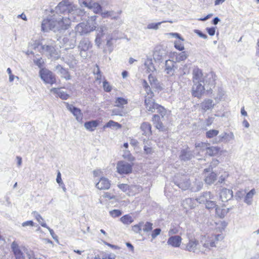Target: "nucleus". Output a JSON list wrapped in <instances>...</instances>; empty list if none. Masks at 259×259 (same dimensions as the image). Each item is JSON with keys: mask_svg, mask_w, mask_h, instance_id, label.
<instances>
[{"mask_svg": "<svg viewBox=\"0 0 259 259\" xmlns=\"http://www.w3.org/2000/svg\"><path fill=\"white\" fill-rule=\"evenodd\" d=\"M51 92L58 95V96L62 99V100H67L69 96L66 93L64 92H60L58 88H52L51 90Z\"/></svg>", "mask_w": 259, "mask_h": 259, "instance_id": "obj_25", "label": "nucleus"}, {"mask_svg": "<svg viewBox=\"0 0 259 259\" xmlns=\"http://www.w3.org/2000/svg\"><path fill=\"white\" fill-rule=\"evenodd\" d=\"M161 231V230L159 228L154 229L151 233L152 238L153 239L155 238L158 235L160 234Z\"/></svg>", "mask_w": 259, "mask_h": 259, "instance_id": "obj_39", "label": "nucleus"}, {"mask_svg": "<svg viewBox=\"0 0 259 259\" xmlns=\"http://www.w3.org/2000/svg\"><path fill=\"white\" fill-rule=\"evenodd\" d=\"M56 69L58 70L62 77L64 78L66 80H69L71 78L70 75L68 70L63 68L60 65H58L56 66Z\"/></svg>", "mask_w": 259, "mask_h": 259, "instance_id": "obj_21", "label": "nucleus"}, {"mask_svg": "<svg viewBox=\"0 0 259 259\" xmlns=\"http://www.w3.org/2000/svg\"><path fill=\"white\" fill-rule=\"evenodd\" d=\"M17 159L18 160V164L19 166H20L21 164L22 163V159L20 157H17Z\"/></svg>", "mask_w": 259, "mask_h": 259, "instance_id": "obj_62", "label": "nucleus"}, {"mask_svg": "<svg viewBox=\"0 0 259 259\" xmlns=\"http://www.w3.org/2000/svg\"><path fill=\"white\" fill-rule=\"evenodd\" d=\"M56 181L58 184H61L62 183L61 174L59 171L58 172Z\"/></svg>", "mask_w": 259, "mask_h": 259, "instance_id": "obj_51", "label": "nucleus"}, {"mask_svg": "<svg viewBox=\"0 0 259 259\" xmlns=\"http://www.w3.org/2000/svg\"><path fill=\"white\" fill-rule=\"evenodd\" d=\"M105 244L112 249H119V247H118L117 245H112V244H110L107 242H105Z\"/></svg>", "mask_w": 259, "mask_h": 259, "instance_id": "obj_49", "label": "nucleus"}, {"mask_svg": "<svg viewBox=\"0 0 259 259\" xmlns=\"http://www.w3.org/2000/svg\"><path fill=\"white\" fill-rule=\"evenodd\" d=\"M126 246L130 248V249L132 251H134V246H133V245L132 244H131L129 242H127L126 243Z\"/></svg>", "mask_w": 259, "mask_h": 259, "instance_id": "obj_55", "label": "nucleus"}, {"mask_svg": "<svg viewBox=\"0 0 259 259\" xmlns=\"http://www.w3.org/2000/svg\"><path fill=\"white\" fill-rule=\"evenodd\" d=\"M243 124L245 127H248L249 126V124L248 122L246 120L244 119L243 121Z\"/></svg>", "mask_w": 259, "mask_h": 259, "instance_id": "obj_59", "label": "nucleus"}, {"mask_svg": "<svg viewBox=\"0 0 259 259\" xmlns=\"http://www.w3.org/2000/svg\"><path fill=\"white\" fill-rule=\"evenodd\" d=\"M56 25V21L49 19H44L41 24V28L43 31H48L53 29Z\"/></svg>", "mask_w": 259, "mask_h": 259, "instance_id": "obj_11", "label": "nucleus"}, {"mask_svg": "<svg viewBox=\"0 0 259 259\" xmlns=\"http://www.w3.org/2000/svg\"><path fill=\"white\" fill-rule=\"evenodd\" d=\"M168 34L172 37L177 38V39L180 38L181 37H182L181 35L178 33L172 32V33H169Z\"/></svg>", "mask_w": 259, "mask_h": 259, "instance_id": "obj_50", "label": "nucleus"}, {"mask_svg": "<svg viewBox=\"0 0 259 259\" xmlns=\"http://www.w3.org/2000/svg\"><path fill=\"white\" fill-rule=\"evenodd\" d=\"M172 55L175 57V61L178 62L185 61L187 59L188 56L187 53L183 51L179 53L174 52Z\"/></svg>", "mask_w": 259, "mask_h": 259, "instance_id": "obj_19", "label": "nucleus"}, {"mask_svg": "<svg viewBox=\"0 0 259 259\" xmlns=\"http://www.w3.org/2000/svg\"><path fill=\"white\" fill-rule=\"evenodd\" d=\"M67 108L73 113L76 117V118L78 121H81L82 119V114L81 110L72 105L69 104L68 103H66Z\"/></svg>", "mask_w": 259, "mask_h": 259, "instance_id": "obj_13", "label": "nucleus"}, {"mask_svg": "<svg viewBox=\"0 0 259 259\" xmlns=\"http://www.w3.org/2000/svg\"><path fill=\"white\" fill-rule=\"evenodd\" d=\"M99 124L98 120H92L85 122L84 126L90 131H94Z\"/></svg>", "mask_w": 259, "mask_h": 259, "instance_id": "obj_24", "label": "nucleus"}, {"mask_svg": "<svg viewBox=\"0 0 259 259\" xmlns=\"http://www.w3.org/2000/svg\"><path fill=\"white\" fill-rule=\"evenodd\" d=\"M195 32L196 33H197L200 37H201L202 38H203L205 39L207 38V35L206 34L203 33L202 32H201L199 30H195Z\"/></svg>", "mask_w": 259, "mask_h": 259, "instance_id": "obj_46", "label": "nucleus"}, {"mask_svg": "<svg viewBox=\"0 0 259 259\" xmlns=\"http://www.w3.org/2000/svg\"><path fill=\"white\" fill-rule=\"evenodd\" d=\"M152 121L154 125L156 128L161 131H164L166 130L165 127L161 121L160 117L157 114H154L153 115L152 118Z\"/></svg>", "mask_w": 259, "mask_h": 259, "instance_id": "obj_10", "label": "nucleus"}, {"mask_svg": "<svg viewBox=\"0 0 259 259\" xmlns=\"http://www.w3.org/2000/svg\"><path fill=\"white\" fill-rule=\"evenodd\" d=\"M144 151L147 154H150L152 152V148L147 146L144 147Z\"/></svg>", "mask_w": 259, "mask_h": 259, "instance_id": "obj_52", "label": "nucleus"}, {"mask_svg": "<svg viewBox=\"0 0 259 259\" xmlns=\"http://www.w3.org/2000/svg\"><path fill=\"white\" fill-rule=\"evenodd\" d=\"M153 224L152 223L147 222L144 225L143 230L144 232H149L152 230Z\"/></svg>", "mask_w": 259, "mask_h": 259, "instance_id": "obj_38", "label": "nucleus"}, {"mask_svg": "<svg viewBox=\"0 0 259 259\" xmlns=\"http://www.w3.org/2000/svg\"><path fill=\"white\" fill-rule=\"evenodd\" d=\"M11 247L16 259H24L23 253L16 242L14 241L12 242Z\"/></svg>", "mask_w": 259, "mask_h": 259, "instance_id": "obj_12", "label": "nucleus"}, {"mask_svg": "<svg viewBox=\"0 0 259 259\" xmlns=\"http://www.w3.org/2000/svg\"><path fill=\"white\" fill-rule=\"evenodd\" d=\"M117 171L121 174H128L132 171V165L125 161H119L117 163Z\"/></svg>", "mask_w": 259, "mask_h": 259, "instance_id": "obj_4", "label": "nucleus"}, {"mask_svg": "<svg viewBox=\"0 0 259 259\" xmlns=\"http://www.w3.org/2000/svg\"><path fill=\"white\" fill-rule=\"evenodd\" d=\"M118 187L123 192L126 193L128 195H131V187L126 184H121L118 185Z\"/></svg>", "mask_w": 259, "mask_h": 259, "instance_id": "obj_30", "label": "nucleus"}, {"mask_svg": "<svg viewBox=\"0 0 259 259\" xmlns=\"http://www.w3.org/2000/svg\"><path fill=\"white\" fill-rule=\"evenodd\" d=\"M199 241L196 239L189 240L188 243L186 244L185 250L194 252L198 249Z\"/></svg>", "mask_w": 259, "mask_h": 259, "instance_id": "obj_9", "label": "nucleus"}, {"mask_svg": "<svg viewBox=\"0 0 259 259\" xmlns=\"http://www.w3.org/2000/svg\"><path fill=\"white\" fill-rule=\"evenodd\" d=\"M151 125L147 122H144L141 124V129L145 135H152Z\"/></svg>", "mask_w": 259, "mask_h": 259, "instance_id": "obj_22", "label": "nucleus"}, {"mask_svg": "<svg viewBox=\"0 0 259 259\" xmlns=\"http://www.w3.org/2000/svg\"><path fill=\"white\" fill-rule=\"evenodd\" d=\"M219 21V19L218 18L216 17L213 20V24L214 25H216L218 23Z\"/></svg>", "mask_w": 259, "mask_h": 259, "instance_id": "obj_61", "label": "nucleus"}, {"mask_svg": "<svg viewBox=\"0 0 259 259\" xmlns=\"http://www.w3.org/2000/svg\"><path fill=\"white\" fill-rule=\"evenodd\" d=\"M103 87L104 90L106 92H110L112 90V87L107 80L103 81Z\"/></svg>", "mask_w": 259, "mask_h": 259, "instance_id": "obj_36", "label": "nucleus"}, {"mask_svg": "<svg viewBox=\"0 0 259 259\" xmlns=\"http://www.w3.org/2000/svg\"><path fill=\"white\" fill-rule=\"evenodd\" d=\"M217 178V174L214 172H211L205 177L204 181L206 184L211 185L216 181Z\"/></svg>", "mask_w": 259, "mask_h": 259, "instance_id": "obj_26", "label": "nucleus"}, {"mask_svg": "<svg viewBox=\"0 0 259 259\" xmlns=\"http://www.w3.org/2000/svg\"><path fill=\"white\" fill-rule=\"evenodd\" d=\"M148 79L151 84H152V83H155L157 81L156 78L154 76H153L151 74L149 75Z\"/></svg>", "mask_w": 259, "mask_h": 259, "instance_id": "obj_44", "label": "nucleus"}, {"mask_svg": "<svg viewBox=\"0 0 259 259\" xmlns=\"http://www.w3.org/2000/svg\"><path fill=\"white\" fill-rule=\"evenodd\" d=\"M110 215L113 218H117L121 215V211L118 209H113L109 212Z\"/></svg>", "mask_w": 259, "mask_h": 259, "instance_id": "obj_37", "label": "nucleus"}, {"mask_svg": "<svg viewBox=\"0 0 259 259\" xmlns=\"http://www.w3.org/2000/svg\"><path fill=\"white\" fill-rule=\"evenodd\" d=\"M116 127V128H120L121 127V125L118 122L114 121L113 120L109 121L104 126V128L106 127Z\"/></svg>", "mask_w": 259, "mask_h": 259, "instance_id": "obj_31", "label": "nucleus"}, {"mask_svg": "<svg viewBox=\"0 0 259 259\" xmlns=\"http://www.w3.org/2000/svg\"><path fill=\"white\" fill-rule=\"evenodd\" d=\"M209 144L205 142H201L197 144L196 147H200L201 150L203 151L206 149V154L210 156H218L221 154L222 151L220 147L218 146H210L208 147Z\"/></svg>", "mask_w": 259, "mask_h": 259, "instance_id": "obj_2", "label": "nucleus"}, {"mask_svg": "<svg viewBox=\"0 0 259 259\" xmlns=\"http://www.w3.org/2000/svg\"><path fill=\"white\" fill-rule=\"evenodd\" d=\"M214 105L213 101L211 99H205L201 104V108L203 111L212 109Z\"/></svg>", "mask_w": 259, "mask_h": 259, "instance_id": "obj_17", "label": "nucleus"}, {"mask_svg": "<svg viewBox=\"0 0 259 259\" xmlns=\"http://www.w3.org/2000/svg\"><path fill=\"white\" fill-rule=\"evenodd\" d=\"M101 15L103 18H106L108 17L111 16L110 12H106L104 13H102L101 14Z\"/></svg>", "mask_w": 259, "mask_h": 259, "instance_id": "obj_53", "label": "nucleus"}, {"mask_svg": "<svg viewBox=\"0 0 259 259\" xmlns=\"http://www.w3.org/2000/svg\"><path fill=\"white\" fill-rule=\"evenodd\" d=\"M241 114L243 116H246L247 115V112L245 111V109H244V107H243L242 108H241Z\"/></svg>", "mask_w": 259, "mask_h": 259, "instance_id": "obj_57", "label": "nucleus"}, {"mask_svg": "<svg viewBox=\"0 0 259 259\" xmlns=\"http://www.w3.org/2000/svg\"><path fill=\"white\" fill-rule=\"evenodd\" d=\"M128 100L126 98L122 97H117L115 99L114 101V106L123 108L125 105L127 104Z\"/></svg>", "mask_w": 259, "mask_h": 259, "instance_id": "obj_23", "label": "nucleus"}, {"mask_svg": "<svg viewBox=\"0 0 259 259\" xmlns=\"http://www.w3.org/2000/svg\"><path fill=\"white\" fill-rule=\"evenodd\" d=\"M182 238L180 236L175 235L170 237L167 240V244L174 247H179L182 243Z\"/></svg>", "mask_w": 259, "mask_h": 259, "instance_id": "obj_8", "label": "nucleus"}, {"mask_svg": "<svg viewBox=\"0 0 259 259\" xmlns=\"http://www.w3.org/2000/svg\"><path fill=\"white\" fill-rule=\"evenodd\" d=\"M228 177V175L227 174H225V175L223 176H221L220 177V180H219V182L221 183H222L223 182H224L226 178Z\"/></svg>", "mask_w": 259, "mask_h": 259, "instance_id": "obj_48", "label": "nucleus"}, {"mask_svg": "<svg viewBox=\"0 0 259 259\" xmlns=\"http://www.w3.org/2000/svg\"><path fill=\"white\" fill-rule=\"evenodd\" d=\"M115 256L114 254H109L105 255L103 259H115Z\"/></svg>", "mask_w": 259, "mask_h": 259, "instance_id": "obj_47", "label": "nucleus"}, {"mask_svg": "<svg viewBox=\"0 0 259 259\" xmlns=\"http://www.w3.org/2000/svg\"><path fill=\"white\" fill-rule=\"evenodd\" d=\"M207 32L210 36H213L215 34V28L213 27L211 28H206Z\"/></svg>", "mask_w": 259, "mask_h": 259, "instance_id": "obj_42", "label": "nucleus"}, {"mask_svg": "<svg viewBox=\"0 0 259 259\" xmlns=\"http://www.w3.org/2000/svg\"><path fill=\"white\" fill-rule=\"evenodd\" d=\"M32 214L35 219L37 221V222L40 224V225L45 228H47L50 229V228L47 226L46 223L45 222L43 218L36 211H33Z\"/></svg>", "mask_w": 259, "mask_h": 259, "instance_id": "obj_29", "label": "nucleus"}, {"mask_svg": "<svg viewBox=\"0 0 259 259\" xmlns=\"http://www.w3.org/2000/svg\"><path fill=\"white\" fill-rule=\"evenodd\" d=\"M41 79L46 83L51 85L56 82L55 75L52 71L46 68H41L39 72Z\"/></svg>", "mask_w": 259, "mask_h": 259, "instance_id": "obj_3", "label": "nucleus"}, {"mask_svg": "<svg viewBox=\"0 0 259 259\" xmlns=\"http://www.w3.org/2000/svg\"><path fill=\"white\" fill-rule=\"evenodd\" d=\"M111 182L106 178L102 177L96 184V188L100 190H106L110 188Z\"/></svg>", "mask_w": 259, "mask_h": 259, "instance_id": "obj_7", "label": "nucleus"}, {"mask_svg": "<svg viewBox=\"0 0 259 259\" xmlns=\"http://www.w3.org/2000/svg\"><path fill=\"white\" fill-rule=\"evenodd\" d=\"M184 41V39L182 37L180 38H178L177 40L175 41L174 47L175 49L180 51H184L185 49L183 44Z\"/></svg>", "mask_w": 259, "mask_h": 259, "instance_id": "obj_27", "label": "nucleus"}, {"mask_svg": "<svg viewBox=\"0 0 259 259\" xmlns=\"http://www.w3.org/2000/svg\"><path fill=\"white\" fill-rule=\"evenodd\" d=\"M219 131L216 130H210L206 133L207 138L210 139L216 137L219 134Z\"/></svg>", "mask_w": 259, "mask_h": 259, "instance_id": "obj_32", "label": "nucleus"}, {"mask_svg": "<svg viewBox=\"0 0 259 259\" xmlns=\"http://www.w3.org/2000/svg\"><path fill=\"white\" fill-rule=\"evenodd\" d=\"M143 85L145 89V90L147 92L148 95H149L151 97H153L154 96L153 93L150 90V87L148 84V82L145 79L143 80Z\"/></svg>", "mask_w": 259, "mask_h": 259, "instance_id": "obj_33", "label": "nucleus"}, {"mask_svg": "<svg viewBox=\"0 0 259 259\" xmlns=\"http://www.w3.org/2000/svg\"><path fill=\"white\" fill-rule=\"evenodd\" d=\"M205 88L200 83L194 84L192 89V95L194 97H197L199 99L201 98L202 96L204 93Z\"/></svg>", "mask_w": 259, "mask_h": 259, "instance_id": "obj_6", "label": "nucleus"}, {"mask_svg": "<svg viewBox=\"0 0 259 259\" xmlns=\"http://www.w3.org/2000/svg\"><path fill=\"white\" fill-rule=\"evenodd\" d=\"M22 226L23 227H26L27 226L32 227L34 226V223L32 221H27L23 222L22 224Z\"/></svg>", "mask_w": 259, "mask_h": 259, "instance_id": "obj_41", "label": "nucleus"}, {"mask_svg": "<svg viewBox=\"0 0 259 259\" xmlns=\"http://www.w3.org/2000/svg\"><path fill=\"white\" fill-rule=\"evenodd\" d=\"M77 27L78 28L79 27H81V28H85L84 30H83L80 32L81 34H85L89 33L90 32L95 30L96 29V26L95 25L90 26L88 24H85L83 23L78 24Z\"/></svg>", "mask_w": 259, "mask_h": 259, "instance_id": "obj_15", "label": "nucleus"}, {"mask_svg": "<svg viewBox=\"0 0 259 259\" xmlns=\"http://www.w3.org/2000/svg\"><path fill=\"white\" fill-rule=\"evenodd\" d=\"M255 193L254 189L251 190L249 192L247 193L245 198V201L247 203L250 202Z\"/></svg>", "mask_w": 259, "mask_h": 259, "instance_id": "obj_34", "label": "nucleus"}, {"mask_svg": "<svg viewBox=\"0 0 259 259\" xmlns=\"http://www.w3.org/2000/svg\"><path fill=\"white\" fill-rule=\"evenodd\" d=\"M122 75L123 77H124V78L126 77L127 75V72L126 71H123L122 72Z\"/></svg>", "mask_w": 259, "mask_h": 259, "instance_id": "obj_63", "label": "nucleus"}, {"mask_svg": "<svg viewBox=\"0 0 259 259\" xmlns=\"http://www.w3.org/2000/svg\"><path fill=\"white\" fill-rule=\"evenodd\" d=\"M35 64L38 66L40 69L42 68V67L44 64V62L41 60V59H37L35 61Z\"/></svg>", "mask_w": 259, "mask_h": 259, "instance_id": "obj_45", "label": "nucleus"}, {"mask_svg": "<svg viewBox=\"0 0 259 259\" xmlns=\"http://www.w3.org/2000/svg\"><path fill=\"white\" fill-rule=\"evenodd\" d=\"M57 23L61 29H67L70 25V20L68 18H62Z\"/></svg>", "mask_w": 259, "mask_h": 259, "instance_id": "obj_20", "label": "nucleus"}, {"mask_svg": "<svg viewBox=\"0 0 259 259\" xmlns=\"http://www.w3.org/2000/svg\"><path fill=\"white\" fill-rule=\"evenodd\" d=\"M120 221L124 225H130L134 222V219L130 214H127L121 217Z\"/></svg>", "mask_w": 259, "mask_h": 259, "instance_id": "obj_28", "label": "nucleus"}, {"mask_svg": "<svg viewBox=\"0 0 259 259\" xmlns=\"http://www.w3.org/2000/svg\"><path fill=\"white\" fill-rule=\"evenodd\" d=\"M83 4L86 7H88L90 9H92L94 12L96 14H98L102 11V7L98 3H94L93 4H91V3H88L87 2H84Z\"/></svg>", "mask_w": 259, "mask_h": 259, "instance_id": "obj_16", "label": "nucleus"}, {"mask_svg": "<svg viewBox=\"0 0 259 259\" xmlns=\"http://www.w3.org/2000/svg\"><path fill=\"white\" fill-rule=\"evenodd\" d=\"M161 23V22H158L157 23H150L148 25V28L157 29L158 28V26Z\"/></svg>", "mask_w": 259, "mask_h": 259, "instance_id": "obj_40", "label": "nucleus"}, {"mask_svg": "<svg viewBox=\"0 0 259 259\" xmlns=\"http://www.w3.org/2000/svg\"><path fill=\"white\" fill-rule=\"evenodd\" d=\"M205 205L206 208L208 209H212L215 208L217 214L220 218L224 217L226 213L225 210L217 207V205L214 201L209 200L206 201Z\"/></svg>", "mask_w": 259, "mask_h": 259, "instance_id": "obj_5", "label": "nucleus"}, {"mask_svg": "<svg viewBox=\"0 0 259 259\" xmlns=\"http://www.w3.org/2000/svg\"><path fill=\"white\" fill-rule=\"evenodd\" d=\"M256 54L257 56H259V39L257 40L256 43Z\"/></svg>", "mask_w": 259, "mask_h": 259, "instance_id": "obj_54", "label": "nucleus"}, {"mask_svg": "<svg viewBox=\"0 0 259 259\" xmlns=\"http://www.w3.org/2000/svg\"><path fill=\"white\" fill-rule=\"evenodd\" d=\"M212 123L211 119L208 118L207 119V125H210Z\"/></svg>", "mask_w": 259, "mask_h": 259, "instance_id": "obj_64", "label": "nucleus"}, {"mask_svg": "<svg viewBox=\"0 0 259 259\" xmlns=\"http://www.w3.org/2000/svg\"><path fill=\"white\" fill-rule=\"evenodd\" d=\"M172 69H173L172 67H166L165 68V70L167 74H170L171 72Z\"/></svg>", "mask_w": 259, "mask_h": 259, "instance_id": "obj_56", "label": "nucleus"}, {"mask_svg": "<svg viewBox=\"0 0 259 259\" xmlns=\"http://www.w3.org/2000/svg\"><path fill=\"white\" fill-rule=\"evenodd\" d=\"M145 105L147 110L151 112H154L156 109L157 112L162 117L166 112L165 108L160 105L155 103L153 97H151L150 96L148 98L145 97Z\"/></svg>", "mask_w": 259, "mask_h": 259, "instance_id": "obj_1", "label": "nucleus"}, {"mask_svg": "<svg viewBox=\"0 0 259 259\" xmlns=\"http://www.w3.org/2000/svg\"><path fill=\"white\" fill-rule=\"evenodd\" d=\"M186 154H187V152L186 151H183L182 152V154L180 156L181 159L184 160H185V156H186Z\"/></svg>", "mask_w": 259, "mask_h": 259, "instance_id": "obj_58", "label": "nucleus"}, {"mask_svg": "<svg viewBox=\"0 0 259 259\" xmlns=\"http://www.w3.org/2000/svg\"><path fill=\"white\" fill-rule=\"evenodd\" d=\"M192 79L193 81H201V79L203 78V73L201 69L196 67L193 69L192 72Z\"/></svg>", "mask_w": 259, "mask_h": 259, "instance_id": "obj_18", "label": "nucleus"}, {"mask_svg": "<svg viewBox=\"0 0 259 259\" xmlns=\"http://www.w3.org/2000/svg\"><path fill=\"white\" fill-rule=\"evenodd\" d=\"M143 223L140 222L138 224H136L134 225L132 227V230L137 233H140L142 230V226L143 225Z\"/></svg>", "mask_w": 259, "mask_h": 259, "instance_id": "obj_35", "label": "nucleus"}, {"mask_svg": "<svg viewBox=\"0 0 259 259\" xmlns=\"http://www.w3.org/2000/svg\"><path fill=\"white\" fill-rule=\"evenodd\" d=\"M225 0H215L214 2L215 5H218L223 3Z\"/></svg>", "mask_w": 259, "mask_h": 259, "instance_id": "obj_60", "label": "nucleus"}, {"mask_svg": "<svg viewBox=\"0 0 259 259\" xmlns=\"http://www.w3.org/2000/svg\"><path fill=\"white\" fill-rule=\"evenodd\" d=\"M223 237L221 235H212L211 237L208 238L204 244L206 247H213L215 246V241H218Z\"/></svg>", "mask_w": 259, "mask_h": 259, "instance_id": "obj_14", "label": "nucleus"}, {"mask_svg": "<svg viewBox=\"0 0 259 259\" xmlns=\"http://www.w3.org/2000/svg\"><path fill=\"white\" fill-rule=\"evenodd\" d=\"M94 176L95 177H98L102 175V171L101 169H96L93 171Z\"/></svg>", "mask_w": 259, "mask_h": 259, "instance_id": "obj_43", "label": "nucleus"}]
</instances>
